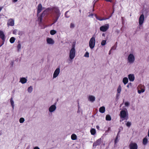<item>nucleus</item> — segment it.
Segmentation results:
<instances>
[{
  "mask_svg": "<svg viewBox=\"0 0 149 149\" xmlns=\"http://www.w3.org/2000/svg\"><path fill=\"white\" fill-rule=\"evenodd\" d=\"M109 54H110V52L109 53Z\"/></svg>",
  "mask_w": 149,
  "mask_h": 149,
  "instance_id": "53",
  "label": "nucleus"
},
{
  "mask_svg": "<svg viewBox=\"0 0 149 149\" xmlns=\"http://www.w3.org/2000/svg\"><path fill=\"white\" fill-rule=\"evenodd\" d=\"M54 11L56 13L57 15L56 19L54 22H55L58 20L59 17L60 15L61 14L60 11L58 9V8L57 7H54L53 8Z\"/></svg>",
  "mask_w": 149,
  "mask_h": 149,
  "instance_id": "6",
  "label": "nucleus"
},
{
  "mask_svg": "<svg viewBox=\"0 0 149 149\" xmlns=\"http://www.w3.org/2000/svg\"><path fill=\"white\" fill-rule=\"evenodd\" d=\"M128 62L130 64L133 63L135 61V57L132 54H130L127 58Z\"/></svg>",
  "mask_w": 149,
  "mask_h": 149,
  "instance_id": "4",
  "label": "nucleus"
},
{
  "mask_svg": "<svg viewBox=\"0 0 149 149\" xmlns=\"http://www.w3.org/2000/svg\"><path fill=\"white\" fill-rule=\"evenodd\" d=\"M15 40V38L14 37H12L10 38V41L11 43H13L14 42Z\"/></svg>",
  "mask_w": 149,
  "mask_h": 149,
  "instance_id": "30",
  "label": "nucleus"
},
{
  "mask_svg": "<svg viewBox=\"0 0 149 149\" xmlns=\"http://www.w3.org/2000/svg\"><path fill=\"white\" fill-rule=\"evenodd\" d=\"M0 36L3 40L4 41L5 40V35L3 32L1 31H0Z\"/></svg>",
  "mask_w": 149,
  "mask_h": 149,
  "instance_id": "17",
  "label": "nucleus"
},
{
  "mask_svg": "<svg viewBox=\"0 0 149 149\" xmlns=\"http://www.w3.org/2000/svg\"><path fill=\"white\" fill-rule=\"evenodd\" d=\"M24 121V119L23 118H20L19 120V121L20 123H23Z\"/></svg>",
  "mask_w": 149,
  "mask_h": 149,
  "instance_id": "32",
  "label": "nucleus"
},
{
  "mask_svg": "<svg viewBox=\"0 0 149 149\" xmlns=\"http://www.w3.org/2000/svg\"><path fill=\"white\" fill-rule=\"evenodd\" d=\"M10 102L11 103V105L13 109H14V102L13 100V98H11L10 99Z\"/></svg>",
  "mask_w": 149,
  "mask_h": 149,
  "instance_id": "31",
  "label": "nucleus"
},
{
  "mask_svg": "<svg viewBox=\"0 0 149 149\" xmlns=\"http://www.w3.org/2000/svg\"><path fill=\"white\" fill-rule=\"evenodd\" d=\"M93 15V14H91L89 15V16H92Z\"/></svg>",
  "mask_w": 149,
  "mask_h": 149,
  "instance_id": "42",
  "label": "nucleus"
},
{
  "mask_svg": "<svg viewBox=\"0 0 149 149\" xmlns=\"http://www.w3.org/2000/svg\"><path fill=\"white\" fill-rule=\"evenodd\" d=\"M60 72V69L59 68H57L55 70L54 72L53 75V78H54L57 77Z\"/></svg>",
  "mask_w": 149,
  "mask_h": 149,
  "instance_id": "9",
  "label": "nucleus"
},
{
  "mask_svg": "<svg viewBox=\"0 0 149 149\" xmlns=\"http://www.w3.org/2000/svg\"><path fill=\"white\" fill-rule=\"evenodd\" d=\"M27 80L25 78H22L20 79L19 82H21L22 84H24L26 82Z\"/></svg>",
  "mask_w": 149,
  "mask_h": 149,
  "instance_id": "18",
  "label": "nucleus"
},
{
  "mask_svg": "<svg viewBox=\"0 0 149 149\" xmlns=\"http://www.w3.org/2000/svg\"><path fill=\"white\" fill-rule=\"evenodd\" d=\"M144 16L143 14L141 15L139 19V23L140 25H142L144 21Z\"/></svg>",
  "mask_w": 149,
  "mask_h": 149,
  "instance_id": "12",
  "label": "nucleus"
},
{
  "mask_svg": "<svg viewBox=\"0 0 149 149\" xmlns=\"http://www.w3.org/2000/svg\"><path fill=\"white\" fill-rule=\"evenodd\" d=\"M74 25L73 23H71L70 24V28H73L74 27Z\"/></svg>",
  "mask_w": 149,
  "mask_h": 149,
  "instance_id": "39",
  "label": "nucleus"
},
{
  "mask_svg": "<svg viewBox=\"0 0 149 149\" xmlns=\"http://www.w3.org/2000/svg\"><path fill=\"white\" fill-rule=\"evenodd\" d=\"M106 119L107 120H111V118L109 115H107L106 117Z\"/></svg>",
  "mask_w": 149,
  "mask_h": 149,
  "instance_id": "28",
  "label": "nucleus"
},
{
  "mask_svg": "<svg viewBox=\"0 0 149 149\" xmlns=\"http://www.w3.org/2000/svg\"><path fill=\"white\" fill-rule=\"evenodd\" d=\"M44 9V8L42 7L41 4H39L37 8V14L39 13L42 9Z\"/></svg>",
  "mask_w": 149,
  "mask_h": 149,
  "instance_id": "13",
  "label": "nucleus"
},
{
  "mask_svg": "<svg viewBox=\"0 0 149 149\" xmlns=\"http://www.w3.org/2000/svg\"><path fill=\"white\" fill-rule=\"evenodd\" d=\"M79 11L80 13H81V10H79Z\"/></svg>",
  "mask_w": 149,
  "mask_h": 149,
  "instance_id": "50",
  "label": "nucleus"
},
{
  "mask_svg": "<svg viewBox=\"0 0 149 149\" xmlns=\"http://www.w3.org/2000/svg\"><path fill=\"white\" fill-rule=\"evenodd\" d=\"M66 13H65V15H66Z\"/></svg>",
  "mask_w": 149,
  "mask_h": 149,
  "instance_id": "55",
  "label": "nucleus"
},
{
  "mask_svg": "<svg viewBox=\"0 0 149 149\" xmlns=\"http://www.w3.org/2000/svg\"><path fill=\"white\" fill-rule=\"evenodd\" d=\"M113 47L111 48V49H113Z\"/></svg>",
  "mask_w": 149,
  "mask_h": 149,
  "instance_id": "52",
  "label": "nucleus"
},
{
  "mask_svg": "<svg viewBox=\"0 0 149 149\" xmlns=\"http://www.w3.org/2000/svg\"><path fill=\"white\" fill-rule=\"evenodd\" d=\"M144 91V90L143 89H141V90H139L138 91V93L140 94L141 93H143Z\"/></svg>",
  "mask_w": 149,
  "mask_h": 149,
  "instance_id": "36",
  "label": "nucleus"
},
{
  "mask_svg": "<svg viewBox=\"0 0 149 149\" xmlns=\"http://www.w3.org/2000/svg\"><path fill=\"white\" fill-rule=\"evenodd\" d=\"M114 10H113L112 13H114Z\"/></svg>",
  "mask_w": 149,
  "mask_h": 149,
  "instance_id": "51",
  "label": "nucleus"
},
{
  "mask_svg": "<svg viewBox=\"0 0 149 149\" xmlns=\"http://www.w3.org/2000/svg\"><path fill=\"white\" fill-rule=\"evenodd\" d=\"M128 79L127 77H125L123 78V82L125 85L128 82Z\"/></svg>",
  "mask_w": 149,
  "mask_h": 149,
  "instance_id": "21",
  "label": "nucleus"
},
{
  "mask_svg": "<svg viewBox=\"0 0 149 149\" xmlns=\"http://www.w3.org/2000/svg\"><path fill=\"white\" fill-rule=\"evenodd\" d=\"M120 122L121 121V120H120Z\"/></svg>",
  "mask_w": 149,
  "mask_h": 149,
  "instance_id": "56",
  "label": "nucleus"
},
{
  "mask_svg": "<svg viewBox=\"0 0 149 149\" xmlns=\"http://www.w3.org/2000/svg\"><path fill=\"white\" fill-rule=\"evenodd\" d=\"M130 149H137V145L136 143H131L129 145Z\"/></svg>",
  "mask_w": 149,
  "mask_h": 149,
  "instance_id": "11",
  "label": "nucleus"
},
{
  "mask_svg": "<svg viewBox=\"0 0 149 149\" xmlns=\"http://www.w3.org/2000/svg\"><path fill=\"white\" fill-rule=\"evenodd\" d=\"M84 56L86 57H89V54L88 52H86L84 55Z\"/></svg>",
  "mask_w": 149,
  "mask_h": 149,
  "instance_id": "35",
  "label": "nucleus"
},
{
  "mask_svg": "<svg viewBox=\"0 0 149 149\" xmlns=\"http://www.w3.org/2000/svg\"><path fill=\"white\" fill-rule=\"evenodd\" d=\"M148 137H149V130H148Z\"/></svg>",
  "mask_w": 149,
  "mask_h": 149,
  "instance_id": "44",
  "label": "nucleus"
},
{
  "mask_svg": "<svg viewBox=\"0 0 149 149\" xmlns=\"http://www.w3.org/2000/svg\"><path fill=\"white\" fill-rule=\"evenodd\" d=\"M21 45L20 44V42H18V44L17 46V51L19 52L21 48Z\"/></svg>",
  "mask_w": 149,
  "mask_h": 149,
  "instance_id": "24",
  "label": "nucleus"
},
{
  "mask_svg": "<svg viewBox=\"0 0 149 149\" xmlns=\"http://www.w3.org/2000/svg\"><path fill=\"white\" fill-rule=\"evenodd\" d=\"M96 128H97V129H98V130H99V128H100V127H99L97 125V126H96Z\"/></svg>",
  "mask_w": 149,
  "mask_h": 149,
  "instance_id": "41",
  "label": "nucleus"
},
{
  "mask_svg": "<svg viewBox=\"0 0 149 149\" xmlns=\"http://www.w3.org/2000/svg\"><path fill=\"white\" fill-rule=\"evenodd\" d=\"M128 78L130 81H133L134 79V77L133 74H130L128 75Z\"/></svg>",
  "mask_w": 149,
  "mask_h": 149,
  "instance_id": "15",
  "label": "nucleus"
},
{
  "mask_svg": "<svg viewBox=\"0 0 149 149\" xmlns=\"http://www.w3.org/2000/svg\"><path fill=\"white\" fill-rule=\"evenodd\" d=\"M100 20H102V19H100Z\"/></svg>",
  "mask_w": 149,
  "mask_h": 149,
  "instance_id": "54",
  "label": "nucleus"
},
{
  "mask_svg": "<svg viewBox=\"0 0 149 149\" xmlns=\"http://www.w3.org/2000/svg\"><path fill=\"white\" fill-rule=\"evenodd\" d=\"M130 104V103L128 102H126L125 103V106L126 107H128L129 106Z\"/></svg>",
  "mask_w": 149,
  "mask_h": 149,
  "instance_id": "38",
  "label": "nucleus"
},
{
  "mask_svg": "<svg viewBox=\"0 0 149 149\" xmlns=\"http://www.w3.org/2000/svg\"><path fill=\"white\" fill-rule=\"evenodd\" d=\"M46 42L47 44L51 45H54L55 43L53 39L49 37L47 38Z\"/></svg>",
  "mask_w": 149,
  "mask_h": 149,
  "instance_id": "8",
  "label": "nucleus"
},
{
  "mask_svg": "<svg viewBox=\"0 0 149 149\" xmlns=\"http://www.w3.org/2000/svg\"><path fill=\"white\" fill-rule=\"evenodd\" d=\"M33 149H40L38 147H35Z\"/></svg>",
  "mask_w": 149,
  "mask_h": 149,
  "instance_id": "40",
  "label": "nucleus"
},
{
  "mask_svg": "<svg viewBox=\"0 0 149 149\" xmlns=\"http://www.w3.org/2000/svg\"><path fill=\"white\" fill-rule=\"evenodd\" d=\"M75 45H73L72 46V48L70 52L69 57V58L68 60L70 63H72V60L74 58L75 56Z\"/></svg>",
  "mask_w": 149,
  "mask_h": 149,
  "instance_id": "2",
  "label": "nucleus"
},
{
  "mask_svg": "<svg viewBox=\"0 0 149 149\" xmlns=\"http://www.w3.org/2000/svg\"><path fill=\"white\" fill-rule=\"evenodd\" d=\"M51 10V8H48L43 12L40 17L39 18V19H40V22H41L42 21V17L44 16L47 12L50 11Z\"/></svg>",
  "mask_w": 149,
  "mask_h": 149,
  "instance_id": "7",
  "label": "nucleus"
},
{
  "mask_svg": "<svg viewBox=\"0 0 149 149\" xmlns=\"http://www.w3.org/2000/svg\"><path fill=\"white\" fill-rule=\"evenodd\" d=\"M56 108V106L55 104H53L50 106L49 108V111L51 113L54 112Z\"/></svg>",
  "mask_w": 149,
  "mask_h": 149,
  "instance_id": "10",
  "label": "nucleus"
},
{
  "mask_svg": "<svg viewBox=\"0 0 149 149\" xmlns=\"http://www.w3.org/2000/svg\"><path fill=\"white\" fill-rule=\"evenodd\" d=\"M119 116L121 118H123V120H127L128 118V114L127 109L123 108L120 111Z\"/></svg>",
  "mask_w": 149,
  "mask_h": 149,
  "instance_id": "1",
  "label": "nucleus"
},
{
  "mask_svg": "<svg viewBox=\"0 0 149 149\" xmlns=\"http://www.w3.org/2000/svg\"><path fill=\"white\" fill-rule=\"evenodd\" d=\"M71 138L72 140H76L77 139V136L74 134H72L71 136Z\"/></svg>",
  "mask_w": 149,
  "mask_h": 149,
  "instance_id": "22",
  "label": "nucleus"
},
{
  "mask_svg": "<svg viewBox=\"0 0 149 149\" xmlns=\"http://www.w3.org/2000/svg\"><path fill=\"white\" fill-rule=\"evenodd\" d=\"M106 43V40H103L102 41L101 44L102 45H105Z\"/></svg>",
  "mask_w": 149,
  "mask_h": 149,
  "instance_id": "34",
  "label": "nucleus"
},
{
  "mask_svg": "<svg viewBox=\"0 0 149 149\" xmlns=\"http://www.w3.org/2000/svg\"><path fill=\"white\" fill-rule=\"evenodd\" d=\"M56 33V31L54 30H52L50 31V34L52 35H53Z\"/></svg>",
  "mask_w": 149,
  "mask_h": 149,
  "instance_id": "27",
  "label": "nucleus"
},
{
  "mask_svg": "<svg viewBox=\"0 0 149 149\" xmlns=\"http://www.w3.org/2000/svg\"><path fill=\"white\" fill-rule=\"evenodd\" d=\"M105 108L104 107L102 106L100 107L99 109V111L102 113H103L105 112Z\"/></svg>",
  "mask_w": 149,
  "mask_h": 149,
  "instance_id": "20",
  "label": "nucleus"
},
{
  "mask_svg": "<svg viewBox=\"0 0 149 149\" xmlns=\"http://www.w3.org/2000/svg\"><path fill=\"white\" fill-rule=\"evenodd\" d=\"M14 24V21L12 19H9L8 22V26H13Z\"/></svg>",
  "mask_w": 149,
  "mask_h": 149,
  "instance_id": "14",
  "label": "nucleus"
},
{
  "mask_svg": "<svg viewBox=\"0 0 149 149\" xmlns=\"http://www.w3.org/2000/svg\"><path fill=\"white\" fill-rule=\"evenodd\" d=\"M122 20H123V17H122Z\"/></svg>",
  "mask_w": 149,
  "mask_h": 149,
  "instance_id": "49",
  "label": "nucleus"
},
{
  "mask_svg": "<svg viewBox=\"0 0 149 149\" xmlns=\"http://www.w3.org/2000/svg\"><path fill=\"white\" fill-rule=\"evenodd\" d=\"M15 2H16L17 1V0H14Z\"/></svg>",
  "mask_w": 149,
  "mask_h": 149,
  "instance_id": "48",
  "label": "nucleus"
},
{
  "mask_svg": "<svg viewBox=\"0 0 149 149\" xmlns=\"http://www.w3.org/2000/svg\"><path fill=\"white\" fill-rule=\"evenodd\" d=\"M110 128H109L107 131L108 132L110 130Z\"/></svg>",
  "mask_w": 149,
  "mask_h": 149,
  "instance_id": "43",
  "label": "nucleus"
},
{
  "mask_svg": "<svg viewBox=\"0 0 149 149\" xmlns=\"http://www.w3.org/2000/svg\"><path fill=\"white\" fill-rule=\"evenodd\" d=\"M119 96V94H117V97H118Z\"/></svg>",
  "mask_w": 149,
  "mask_h": 149,
  "instance_id": "45",
  "label": "nucleus"
},
{
  "mask_svg": "<svg viewBox=\"0 0 149 149\" xmlns=\"http://www.w3.org/2000/svg\"><path fill=\"white\" fill-rule=\"evenodd\" d=\"M29 93H31L33 91V87L32 86H31L30 87H29L27 89Z\"/></svg>",
  "mask_w": 149,
  "mask_h": 149,
  "instance_id": "26",
  "label": "nucleus"
},
{
  "mask_svg": "<svg viewBox=\"0 0 149 149\" xmlns=\"http://www.w3.org/2000/svg\"><path fill=\"white\" fill-rule=\"evenodd\" d=\"M15 33V31H13V33H14H14Z\"/></svg>",
  "mask_w": 149,
  "mask_h": 149,
  "instance_id": "47",
  "label": "nucleus"
},
{
  "mask_svg": "<svg viewBox=\"0 0 149 149\" xmlns=\"http://www.w3.org/2000/svg\"><path fill=\"white\" fill-rule=\"evenodd\" d=\"M88 99L90 101L93 102L95 100V97L94 96L91 95L89 96L88 97Z\"/></svg>",
  "mask_w": 149,
  "mask_h": 149,
  "instance_id": "16",
  "label": "nucleus"
},
{
  "mask_svg": "<svg viewBox=\"0 0 149 149\" xmlns=\"http://www.w3.org/2000/svg\"><path fill=\"white\" fill-rule=\"evenodd\" d=\"M90 132L91 134L93 135H94L96 133L95 130L94 129H92L91 130Z\"/></svg>",
  "mask_w": 149,
  "mask_h": 149,
  "instance_id": "29",
  "label": "nucleus"
},
{
  "mask_svg": "<svg viewBox=\"0 0 149 149\" xmlns=\"http://www.w3.org/2000/svg\"><path fill=\"white\" fill-rule=\"evenodd\" d=\"M101 139H100L97 140L95 143H94L93 144V146H97L100 144L101 142Z\"/></svg>",
  "mask_w": 149,
  "mask_h": 149,
  "instance_id": "19",
  "label": "nucleus"
},
{
  "mask_svg": "<svg viewBox=\"0 0 149 149\" xmlns=\"http://www.w3.org/2000/svg\"><path fill=\"white\" fill-rule=\"evenodd\" d=\"M109 24H107L101 26L100 28V29L102 32H105L109 29Z\"/></svg>",
  "mask_w": 149,
  "mask_h": 149,
  "instance_id": "5",
  "label": "nucleus"
},
{
  "mask_svg": "<svg viewBox=\"0 0 149 149\" xmlns=\"http://www.w3.org/2000/svg\"><path fill=\"white\" fill-rule=\"evenodd\" d=\"M127 87H128V85H127Z\"/></svg>",
  "mask_w": 149,
  "mask_h": 149,
  "instance_id": "58",
  "label": "nucleus"
},
{
  "mask_svg": "<svg viewBox=\"0 0 149 149\" xmlns=\"http://www.w3.org/2000/svg\"><path fill=\"white\" fill-rule=\"evenodd\" d=\"M146 137H146L144 138L143 141V143L144 145L146 144L148 142V140Z\"/></svg>",
  "mask_w": 149,
  "mask_h": 149,
  "instance_id": "23",
  "label": "nucleus"
},
{
  "mask_svg": "<svg viewBox=\"0 0 149 149\" xmlns=\"http://www.w3.org/2000/svg\"><path fill=\"white\" fill-rule=\"evenodd\" d=\"M120 132V131H119L118 132V134L116 138V139H115V143H117V142L118 141V135L119 134V133Z\"/></svg>",
  "mask_w": 149,
  "mask_h": 149,
  "instance_id": "33",
  "label": "nucleus"
},
{
  "mask_svg": "<svg viewBox=\"0 0 149 149\" xmlns=\"http://www.w3.org/2000/svg\"><path fill=\"white\" fill-rule=\"evenodd\" d=\"M2 46V45L0 46V47Z\"/></svg>",
  "mask_w": 149,
  "mask_h": 149,
  "instance_id": "57",
  "label": "nucleus"
},
{
  "mask_svg": "<svg viewBox=\"0 0 149 149\" xmlns=\"http://www.w3.org/2000/svg\"><path fill=\"white\" fill-rule=\"evenodd\" d=\"M121 90V86L120 85L118 87V88L117 89V91L118 93L119 94L120 93Z\"/></svg>",
  "mask_w": 149,
  "mask_h": 149,
  "instance_id": "25",
  "label": "nucleus"
},
{
  "mask_svg": "<svg viewBox=\"0 0 149 149\" xmlns=\"http://www.w3.org/2000/svg\"><path fill=\"white\" fill-rule=\"evenodd\" d=\"M123 104H121L120 105V107H121L122 106V105Z\"/></svg>",
  "mask_w": 149,
  "mask_h": 149,
  "instance_id": "46",
  "label": "nucleus"
},
{
  "mask_svg": "<svg viewBox=\"0 0 149 149\" xmlns=\"http://www.w3.org/2000/svg\"><path fill=\"white\" fill-rule=\"evenodd\" d=\"M95 43V37L93 36L90 39L89 42V46L91 49H93Z\"/></svg>",
  "mask_w": 149,
  "mask_h": 149,
  "instance_id": "3",
  "label": "nucleus"
},
{
  "mask_svg": "<svg viewBox=\"0 0 149 149\" xmlns=\"http://www.w3.org/2000/svg\"><path fill=\"white\" fill-rule=\"evenodd\" d=\"M131 123L129 122H127L126 124V125L128 127H130L131 126Z\"/></svg>",
  "mask_w": 149,
  "mask_h": 149,
  "instance_id": "37",
  "label": "nucleus"
}]
</instances>
